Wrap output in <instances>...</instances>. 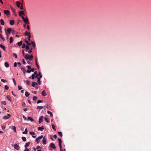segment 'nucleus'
Returning <instances> with one entry per match:
<instances>
[{"label": "nucleus", "mask_w": 151, "mask_h": 151, "mask_svg": "<svg viewBox=\"0 0 151 151\" xmlns=\"http://www.w3.org/2000/svg\"><path fill=\"white\" fill-rule=\"evenodd\" d=\"M1 81L4 83L6 82H7V81L6 80H4L2 79H1Z\"/></svg>", "instance_id": "8fccbe9b"}, {"label": "nucleus", "mask_w": 151, "mask_h": 151, "mask_svg": "<svg viewBox=\"0 0 151 151\" xmlns=\"http://www.w3.org/2000/svg\"><path fill=\"white\" fill-rule=\"evenodd\" d=\"M6 97L7 98V99H8V100L10 101V102L11 101V98H10V97L8 96H7Z\"/></svg>", "instance_id": "a19ab883"}, {"label": "nucleus", "mask_w": 151, "mask_h": 151, "mask_svg": "<svg viewBox=\"0 0 151 151\" xmlns=\"http://www.w3.org/2000/svg\"><path fill=\"white\" fill-rule=\"evenodd\" d=\"M30 34L27 31L26 32L24 33V35L26 36H27Z\"/></svg>", "instance_id": "603ef678"}, {"label": "nucleus", "mask_w": 151, "mask_h": 151, "mask_svg": "<svg viewBox=\"0 0 151 151\" xmlns=\"http://www.w3.org/2000/svg\"><path fill=\"white\" fill-rule=\"evenodd\" d=\"M0 38L1 39L3 40V41H4L5 40V39L4 38V37H3V35L1 34H0Z\"/></svg>", "instance_id": "72a5a7b5"}, {"label": "nucleus", "mask_w": 151, "mask_h": 151, "mask_svg": "<svg viewBox=\"0 0 151 151\" xmlns=\"http://www.w3.org/2000/svg\"><path fill=\"white\" fill-rule=\"evenodd\" d=\"M26 105L25 103L24 102H23L22 103V106H24Z\"/></svg>", "instance_id": "338daca9"}, {"label": "nucleus", "mask_w": 151, "mask_h": 151, "mask_svg": "<svg viewBox=\"0 0 151 151\" xmlns=\"http://www.w3.org/2000/svg\"><path fill=\"white\" fill-rule=\"evenodd\" d=\"M32 48H31L28 51V52L29 54H31L32 52Z\"/></svg>", "instance_id": "ea45409f"}, {"label": "nucleus", "mask_w": 151, "mask_h": 151, "mask_svg": "<svg viewBox=\"0 0 151 151\" xmlns=\"http://www.w3.org/2000/svg\"><path fill=\"white\" fill-rule=\"evenodd\" d=\"M25 42H26V43H27V44L28 45H31V44H32L33 46V47H35V42L34 41H32L31 43L30 42H29L27 40H25Z\"/></svg>", "instance_id": "f03ea898"}, {"label": "nucleus", "mask_w": 151, "mask_h": 151, "mask_svg": "<svg viewBox=\"0 0 151 151\" xmlns=\"http://www.w3.org/2000/svg\"><path fill=\"white\" fill-rule=\"evenodd\" d=\"M19 8L20 9H23V7L22 5H21V6H20V7Z\"/></svg>", "instance_id": "0e129e2a"}, {"label": "nucleus", "mask_w": 151, "mask_h": 151, "mask_svg": "<svg viewBox=\"0 0 151 151\" xmlns=\"http://www.w3.org/2000/svg\"><path fill=\"white\" fill-rule=\"evenodd\" d=\"M12 129L14 130V132H15L16 131V127L15 126H13L12 127Z\"/></svg>", "instance_id": "473e14b6"}, {"label": "nucleus", "mask_w": 151, "mask_h": 151, "mask_svg": "<svg viewBox=\"0 0 151 151\" xmlns=\"http://www.w3.org/2000/svg\"><path fill=\"white\" fill-rule=\"evenodd\" d=\"M4 65L6 68H8L9 66V63L7 62H6L5 63Z\"/></svg>", "instance_id": "393cba45"}, {"label": "nucleus", "mask_w": 151, "mask_h": 151, "mask_svg": "<svg viewBox=\"0 0 151 151\" xmlns=\"http://www.w3.org/2000/svg\"><path fill=\"white\" fill-rule=\"evenodd\" d=\"M0 47L2 48V49H3L4 51H5V47L3 45H0Z\"/></svg>", "instance_id": "cd10ccee"}, {"label": "nucleus", "mask_w": 151, "mask_h": 151, "mask_svg": "<svg viewBox=\"0 0 151 151\" xmlns=\"http://www.w3.org/2000/svg\"><path fill=\"white\" fill-rule=\"evenodd\" d=\"M27 128L25 129V131L23 132V134H27Z\"/></svg>", "instance_id": "7c9ffc66"}, {"label": "nucleus", "mask_w": 151, "mask_h": 151, "mask_svg": "<svg viewBox=\"0 0 151 151\" xmlns=\"http://www.w3.org/2000/svg\"><path fill=\"white\" fill-rule=\"evenodd\" d=\"M46 143V139L45 137H44L42 139V143L44 145H45Z\"/></svg>", "instance_id": "4468645a"}, {"label": "nucleus", "mask_w": 151, "mask_h": 151, "mask_svg": "<svg viewBox=\"0 0 151 151\" xmlns=\"http://www.w3.org/2000/svg\"><path fill=\"white\" fill-rule=\"evenodd\" d=\"M52 128L54 129L55 131L56 130L55 126L53 124H52Z\"/></svg>", "instance_id": "79ce46f5"}, {"label": "nucleus", "mask_w": 151, "mask_h": 151, "mask_svg": "<svg viewBox=\"0 0 151 151\" xmlns=\"http://www.w3.org/2000/svg\"><path fill=\"white\" fill-rule=\"evenodd\" d=\"M0 22L1 24L2 25H4V21L2 19H1L0 20Z\"/></svg>", "instance_id": "bb28decb"}, {"label": "nucleus", "mask_w": 151, "mask_h": 151, "mask_svg": "<svg viewBox=\"0 0 151 151\" xmlns=\"http://www.w3.org/2000/svg\"><path fill=\"white\" fill-rule=\"evenodd\" d=\"M29 95H30V93L28 92L27 91H26L25 92V95L26 97H28L29 96Z\"/></svg>", "instance_id": "a878e982"}, {"label": "nucleus", "mask_w": 151, "mask_h": 151, "mask_svg": "<svg viewBox=\"0 0 151 151\" xmlns=\"http://www.w3.org/2000/svg\"><path fill=\"white\" fill-rule=\"evenodd\" d=\"M16 4L17 7L19 8L20 6V2L19 1H17L16 2Z\"/></svg>", "instance_id": "412c9836"}, {"label": "nucleus", "mask_w": 151, "mask_h": 151, "mask_svg": "<svg viewBox=\"0 0 151 151\" xmlns=\"http://www.w3.org/2000/svg\"><path fill=\"white\" fill-rule=\"evenodd\" d=\"M42 75H40L39 78L38 79L37 82L40 85L41 84L40 79L42 78Z\"/></svg>", "instance_id": "ddd939ff"}, {"label": "nucleus", "mask_w": 151, "mask_h": 151, "mask_svg": "<svg viewBox=\"0 0 151 151\" xmlns=\"http://www.w3.org/2000/svg\"><path fill=\"white\" fill-rule=\"evenodd\" d=\"M42 102V100H39L38 101H37V104H39V103H41Z\"/></svg>", "instance_id": "bf43d9fd"}, {"label": "nucleus", "mask_w": 151, "mask_h": 151, "mask_svg": "<svg viewBox=\"0 0 151 151\" xmlns=\"http://www.w3.org/2000/svg\"><path fill=\"white\" fill-rule=\"evenodd\" d=\"M58 134L61 137H62V132H58Z\"/></svg>", "instance_id": "a18cd8bd"}, {"label": "nucleus", "mask_w": 151, "mask_h": 151, "mask_svg": "<svg viewBox=\"0 0 151 151\" xmlns=\"http://www.w3.org/2000/svg\"><path fill=\"white\" fill-rule=\"evenodd\" d=\"M26 82H27V85H29L30 83V82L28 80Z\"/></svg>", "instance_id": "864d4df0"}, {"label": "nucleus", "mask_w": 151, "mask_h": 151, "mask_svg": "<svg viewBox=\"0 0 151 151\" xmlns=\"http://www.w3.org/2000/svg\"><path fill=\"white\" fill-rule=\"evenodd\" d=\"M28 35V39L29 40V41H30V38L31 37V36L30 34H29Z\"/></svg>", "instance_id": "13d9d810"}, {"label": "nucleus", "mask_w": 151, "mask_h": 151, "mask_svg": "<svg viewBox=\"0 0 151 151\" xmlns=\"http://www.w3.org/2000/svg\"><path fill=\"white\" fill-rule=\"evenodd\" d=\"M9 41L10 43H11L13 42V38L12 37H11L9 38Z\"/></svg>", "instance_id": "c85d7f7f"}, {"label": "nucleus", "mask_w": 151, "mask_h": 151, "mask_svg": "<svg viewBox=\"0 0 151 151\" xmlns=\"http://www.w3.org/2000/svg\"><path fill=\"white\" fill-rule=\"evenodd\" d=\"M1 104H2L6 105V102L5 101H2L1 102Z\"/></svg>", "instance_id": "49530a36"}, {"label": "nucleus", "mask_w": 151, "mask_h": 151, "mask_svg": "<svg viewBox=\"0 0 151 151\" xmlns=\"http://www.w3.org/2000/svg\"><path fill=\"white\" fill-rule=\"evenodd\" d=\"M13 55L15 58H17V55L16 54L14 53L13 54Z\"/></svg>", "instance_id": "09e8293b"}, {"label": "nucleus", "mask_w": 151, "mask_h": 151, "mask_svg": "<svg viewBox=\"0 0 151 151\" xmlns=\"http://www.w3.org/2000/svg\"><path fill=\"white\" fill-rule=\"evenodd\" d=\"M38 84L37 83L35 82H33L32 83V86L34 87L36 85L38 86Z\"/></svg>", "instance_id": "dca6fc26"}, {"label": "nucleus", "mask_w": 151, "mask_h": 151, "mask_svg": "<svg viewBox=\"0 0 151 151\" xmlns=\"http://www.w3.org/2000/svg\"><path fill=\"white\" fill-rule=\"evenodd\" d=\"M24 57L26 59L32 61L33 60V56L32 55H29L27 54L25 55Z\"/></svg>", "instance_id": "f257e3e1"}, {"label": "nucleus", "mask_w": 151, "mask_h": 151, "mask_svg": "<svg viewBox=\"0 0 151 151\" xmlns=\"http://www.w3.org/2000/svg\"><path fill=\"white\" fill-rule=\"evenodd\" d=\"M30 144V142H28L27 143H26L24 145V147L25 148H27V147L29 146V144Z\"/></svg>", "instance_id": "4be33fe9"}, {"label": "nucleus", "mask_w": 151, "mask_h": 151, "mask_svg": "<svg viewBox=\"0 0 151 151\" xmlns=\"http://www.w3.org/2000/svg\"><path fill=\"white\" fill-rule=\"evenodd\" d=\"M22 41H21L19 42H18L17 43V45L19 46H21L22 44Z\"/></svg>", "instance_id": "2f4dec72"}, {"label": "nucleus", "mask_w": 151, "mask_h": 151, "mask_svg": "<svg viewBox=\"0 0 151 151\" xmlns=\"http://www.w3.org/2000/svg\"><path fill=\"white\" fill-rule=\"evenodd\" d=\"M47 113L50 115V116L51 117H53V115H52V113L50 111H47Z\"/></svg>", "instance_id": "b1692460"}, {"label": "nucleus", "mask_w": 151, "mask_h": 151, "mask_svg": "<svg viewBox=\"0 0 151 151\" xmlns=\"http://www.w3.org/2000/svg\"><path fill=\"white\" fill-rule=\"evenodd\" d=\"M18 89L19 90H21L22 88V87L21 86H18Z\"/></svg>", "instance_id": "5fc2aeb1"}, {"label": "nucleus", "mask_w": 151, "mask_h": 151, "mask_svg": "<svg viewBox=\"0 0 151 151\" xmlns=\"http://www.w3.org/2000/svg\"><path fill=\"white\" fill-rule=\"evenodd\" d=\"M27 119L28 120L32 122H33L34 121V120L31 117H29L27 118Z\"/></svg>", "instance_id": "a211bd4d"}, {"label": "nucleus", "mask_w": 151, "mask_h": 151, "mask_svg": "<svg viewBox=\"0 0 151 151\" xmlns=\"http://www.w3.org/2000/svg\"><path fill=\"white\" fill-rule=\"evenodd\" d=\"M4 88L6 90H7L9 89V87L7 85H6L5 86Z\"/></svg>", "instance_id": "c03bdc74"}, {"label": "nucleus", "mask_w": 151, "mask_h": 151, "mask_svg": "<svg viewBox=\"0 0 151 151\" xmlns=\"http://www.w3.org/2000/svg\"><path fill=\"white\" fill-rule=\"evenodd\" d=\"M11 8L12 9V11L13 12V14L15 15H16V16L17 15V14H16V10H15V9L12 6H11Z\"/></svg>", "instance_id": "6e6552de"}, {"label": "nucleus", "mask_w": 151, "mask_h": 151, "mask_svg": "<svg viewBox=\"0 0 151 151\" xmlns=\"http://www.w3.org/2000/svg\"><path fill=\"white\" fill-rule=\"evenodd\" d=\"M9 24L11 25H13L14 24V21L13 20H11L9 21Z\"/></svg>", "instance_id": "2eb2a0df"}, {"label": "nucleus", "mask_w": 151, "mask_h": 151, "mask_svg": "<svg viewBox=\"0 0 151 151\" xmlns=\"http://www.w3.org/2000/svg\"><path fill=\"white\" fill-rule=\"evenodd\" d=\"M4 12L7 17H9L11 15V13L10 11L8 10H4Z\"/></svg>", "instance_id": "20e7f679"}, {"label": "nucleus", "mask_w": 151, "mask_h": 151, "mask_svg": "<svg viewBox=\"0 0 151 151\" xmlns=\"http://www.w3.org/2000/svg\"><path fill=\"white\" fill-rule=\"evenodd\" d=\"M40 75H41V73L40 72L38 74H37V75H35V77L38 79L39 77V76Z\"/></svg>", "instance_id": "aec40b11"}, {"label": "nucleus", "mask_w": 151, "mask_h": 151, "mask_svg": "<svg viewBox=\"0 0 151 151\" xmlns=\"http://www.w3.org/2000/svg\"><path fill=\"white\" fill-rule=\"evenodd\" d=\"M11 116V115L9 114H8L4 116L3 117V119H9L10 117Z\"/></svg>", "instance_id": "0eeeda50"}, {"label": "nucleus", "mask_w": 151, "mask_h": 151, "mask_svg": "<svg viewBox=\"0 0 151 151\" xmlns=\"http://www.w3.org/2000/svg\"><path fill=\"white\" fill-rule=\"evenodd\" d=\"M21 69H22V70L24 72V73H25V69L24 68H21Z\"/></svg>", "instance_id": "4d7b16f0"}, {"label": "nucleus", "mask_w": 151, "mask_h": 151, "mask_svg": "<svg viewBox=\"0 0 151 151\" xmlns=\"http://www.w3.org/2000/svg\"><path fill=\"white\" fill-rule=\"evenodd\" d=\"M50 146L53 149H55L56 148V147L55 145L52 143H51L50 144Z\"/></svg>", "instance_id": "9d476101"}, {"label": "nucleus", "mask_w": 151, "mask_h": 151, "mask_svg": "<svg viewBox=\"0 0 151 151\" xmlns=\"http://www.w3.org/2000/svg\"><path fill=\"white\" fill-rule=\"evenodd\" d=\"M38 129L39 130L42 131L44 129V128L43 126H42L41 127H39Z\"/></svg>", "instance_id": "f3484780"}, {"label": "nucleus", "mask_w": 151, "mask_h": 151, "mask_svg": "<svg viewBox=\"0 0 151 151\" xmlns=\"http://www.w3.org/2000/svg\"><path fill=\"white\" fill-rule=\"evenodd\" d=\"M22 139L24 142H25L26 140V138L24 137H22Z\"/></svg>", "instance_id": "4c0bfd02"}, {"label": "nucleus", "mask_w": 151, "mask_h": 151, "mask_svg": "<svg viewBox=\"0 0 151 151\" xmlns=\"http://www.w3.org/2000/svg\"><path fill=\"white\" fill-rule=\"evenodd\" d=\"M42 94L43 96H45L46 95L45 91H43L42 92Z\"/></svg>", "instance_id": "5701e85b"}, {"label": "nucleus", "mask_w": 151, "mask_h": 151, "mask_svg": "<svg viewBox=\"0 0 151 151\" xmlns=\"http://www.w3.org/2000/svg\"><path fill=\"white\" fill-rule=\"evenodd\" d=\"M12 34L13 35H14V34H16V31H14V30H12Z\"/></svg>", "instance_id": "3c124183"}, {"label": "nucleus", "mask_w": 151, "mask_h": 151, "mask_svg": "<svg viewBox=\"0 0 151 151\" xmlns=\"http://www.w3.org/2000/svg\"><path fill=\"white\" fill-rule=\"evenodd\" d=\"M35 77V76L34 74H33L32 75V79H34Z\"/></svg>", "instance_id": "de8ad7c7"}, {"label": "nucleus", "mask_w": 151, "mask_h": 151, "mask_svg": "<svg viewBox=\"0 0 151 151\" xmlns=\"http://www.w3.org/2000/svg\"><path fill=\"white\" fill-rule=\"evenodd\" d=\"M19 14L20 17H23L22 15H25L24 12L23 11H20L19 12Z\"/></svg>", "instance_id": "1a4fd4ad"}, {"label": "nucleus", "mask_w": 151, "mask_h": 151, "mask_svg": "<svg viewBox=\"0 0 151 151\" xmlns=\"http://www.w3.org/2000/svg\"><path fill=\"white\" fill-rule=\"evenodd\" d=\"M25 48L26 50V51H27V50H30V49L31 48V47L30 48L28 45H26Z\"/></svg>", "instance_id": "c756f323"}, {"label": "nucleus", "mask_w": 151, "mask_h": 151, "mask_svg": "<svg viewBox=\"0 0 151 151\" xmlns=\"http://www.w3.org/2000/svg\"><path fill=\"white\" fill-rule=\"evenodd\" d=\"M45 121L47 122V123H50V121L49 120V119H48L47 118H45Z\"/></svg>", "instance_id": "f704fd0d"}, {"label": "nucleus", "mask_w": 151, "mask_h": 151, "mask_svg": "<svg viewBox=\"0 0 151 151\" xmlns=\"http://www.w3.org/2000/svg\"><path fill=\"white\" fill-rule=\"evenodd\" d=\"M27 29L28 30H30V27L29 25H27Z\"/></svg>", "instance_id": "69168bd1"}, {"label": "nucleus", "mask_w": 151, "mask_h": 151, "mask_svg": "<svg viewBox=\"0 0 151 151\" xmlns=\"http://www.w3.org/2000/svg\"><path fill=\"white\" fill-rule=\"evenodd\" d=\"M58 141H59V145L60 148V151H63L62 145H61V143H62L61 140L60 138H59L58 139Z\"/></svg>", "instance_id": "39448f33"}, {"label": "nucleus", "mask_w": 151, "mask_h": 151, "mask_svg": "<svg viewBox=\"0 0 151 151\" xmlns=\"http://www.w3.org/2000/svg\"><path fill=\"white\" fill-rule=\"evenodd\" d=\"M36 66H37V68L38 69H39V66L37 64V59L36 60Z\"/></svg>", "instance_id": "e433bc0d"}, {"label": "nucleus", "mask_w": 151, "mask_h": 151, "mask_svg": "<svg viewBox=\"0 0 151 151\" xmlns=\"http://www.w3.org/2000/svg\"><path fill=\"white\" fill-rule=\"evenodd\" d=\"M43 116H41L39 120V124L41 123L43 121Z\"/></svg>", "instance_id": "f8f14e48"}, {"label": "nucleus", "mask_w": 151, "mask_h": 151, "mask_svg": "<svg viewBox=\"0 0 151 151\" xmlns=\"http://www.w3.org/2000/svg\"><path fill=\"white\" fill-rule=\"evenodd\" d=\"M14 147L17 150H19L20 148L19 146L17 144H15L14 145Z\"/></svg>", "instance_id": "9b49d317"}, {"label": "nucleus", "mask_w": 151, "mask_h": 151, "mask_svg": "<svg viewBox=\"0 0 151 151\" xmlns=\"http://www.w3.org/2000/svg\"><path fill=\"white\" fill-rule=\"evenodd\" d=\"M22 62L23 64L25 65L26 64V63L24 60L23 59L22 60Z\"/></svg>", "instance_id": "052dcab7"}, {"label": "nucleus", "mask_w": 151, "mask_h": 151, "mask_svg": "<svg viewBox=\"0 0 151 151\" xmlns=\"http://www.w3.org/2000/svg\"><path fill=\"white\" fill-rule=\"evenodd\" d=\"M37 99V97L36 96H34L33 97V101H35Z\"/></svg>", "instance_id": "58836bf2"}, {"label": "nucleus", "mask_w": 151, "mask_h": 151, "mask_svg": "<svg viewBox=\"0 0 151 151\" xmlns=\"http://www.w3.org/2000/svg\"><path fill=\"white\" fill-rule=\"evenodd\" d=\"M12 30L11 28H8L7 29V31L9 34H10L11 32L12 31Z\"/></svg>", "instance_id": "6ab92c4d"}, {"label": "nucleus", "mask_w": 151, "mask_h": 151, "mask_svg": "<svg viewBox=\"0 0 151 151\" xmlns=\"http://www.w3.org/2000/svg\"><path fill=\"white\" fill-rule=\"evenodd\" d=\"M29 150L28 148H25V149L24 150V151H29Z\"/></svg>", "instance_id": "774afa93"}, {"label": "nucleus", "mask_w": 151, "mask_h": 151, "mask_svg": "<svg viewBox=\"0 0 151 151\" xmlns=\"http://www.w3.org/2000/svg\"><path fill=\"white\" fill-rule=\"evenodd\" d=\"M22 19H23L24 22L26 24H29V22L27 17H26V18H25L24 17H22Z\"/></svg>", "instance_id": "7ed1b4c3"}, {"label": "nucleus", "mask_w": 151, "mask_h": 151, "mask_svg": "<svg viewBox=\"0 0 151 151\" xmlns=\"http://www.w3.org/2000/svg\"><path fill=\"white\" fill-rule=\"evenodd\" d=\"M14 67H17V63L16 62H15L14 63Z\"/></svg>", "instance_id": "680f3d73"}, {"label": "nucleus", "mask_w": 151, "mask_h": 151, "mask_svg": "<svg viewBox=\"0 0 151 151\" xmlns=\"http://www.w3.org/2000/svg\"><path fill=\"white\" fill-rule=\"evenodd\" d=\"M26 45H25V44L24 43L23 45H22V48H24L25 47H26Z\"/></svg>", "instance_id": "6e6d98bb"}, {"label": "nucleus", "mask_w": 151, "mask_h": 151, "mask_svg": "<svg viewBox=\"0 0 151 151\" xmlns=\"http://www.w3.org/2000/svg\"><path fill=\"white\" fill-rule=\"evenodd\" d=\"M43 106H38L37 107V109H41L43 108Z\"/></svg>", "instance_id": "c9c22d12"}, {"label": "nucleus", "mask_w": 151, "mask_h": 151, "mask_svg": "<svg viewBox=\"0 0 151 151\" xmlns=\"http://www.w3.org/2000/svg\"><path fill=\"white\" fill-rule=\"evenodd\" d=\"M43 137V136L42 135H41L40 136L38 137L37 138L35 139V141L37 142V143H39L40 142L39 140L40 139H42Z\"/></svg>", "instance_id": "423d86ee"}, {"label": "nucleus", "mask_w": 151, "mask_h": 151, "mask_svg": "<svg viewBox=\"0 0 151 151\" xmlns=\"http://www.w3.org/2000/svg\"><path fill=\"white\" fill-rule=\"evenodd\" d=\"M27 67L28 68V70H29L31 68V67L29 65H27Z\"/></svg>", "instance_id": "e2e57ef3"}, {"label": "nucleus", "mask_w": 151, "mask_h": 151, "mask_svg": "<svg viewBox=\"0 0 151 151\" xmlns=\"http://www.w3.org/2000/svg\"><path fill=\"white\" fill-rule=\"evenodd\" d=\"M29 133L30 134L32 135L35 134V133L33 132H29Z\"/></svg>", "instance_id": "37998d69"}]
</instances>
